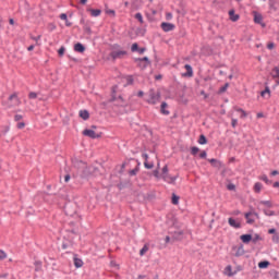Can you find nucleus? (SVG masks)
I'll use <instances>...</instances> for the list:
<instances>
[{
  "instance_id": "ea45409f",
  "label": "nucleus",
  "mask_w": 279,
  "mask_h": 279,
  "mask_svg": "<svg viewBox=\"0 0 279 279\" xmlns=\"http://www.w3.org/2000/svg\"><path fill=\"white\" fill-rule=\"evenodd\" d=\"M135 19L143 25V23H144V21H143V14L136 13V14H135Z\"/></svg>"
},
{
  "instance_id": "6e6d98bb",
  "label": "nucleus",
  "mask_w": 279,
  "mask_h": 279,
  "mask_svg": "<svg viewBox=\"0 0 279 279\" xmlns=\"http://www.w3.org/2000/svg\"><path fill=\"white\" fill-rule=\"evenodd\" d=\"M25 128V122L17 123V130H23Z\"/></svg>"
},
{
  "instance_id": "ddd939ff",
  "label": "nucleus",
  "mask_w": 279,
  "mask_h": 279,
  "mask_svg": "<svg viewBox=\"0 0 279 279\" xmlns=\"http://www.w3.org/2000/svg\"><path fill=\"white\" fill-rule=\"evenodd\" d=\"M229 16H230V21H232L233 23H236V21H239V19H241V16L239 14L234 13V9L229 11Z\"/></svg>"
},
{
  "instance_id": "f8f14e48",
  "label": "nucleus",
  "mask_w": 279,
  "mask_h": 279,
  "mask_svg": "<svg viewBox=\"0 0 279 279\" xmlns=\"http://www.w3.org/2000/svg\"><path fill=\"white\" fill-rule=\"evenodd\" d=\"M162 178H163L165 182H168L169 184H173V182H175V180H178V177H171V175H169V173L162 174Z\"/></svg>"
},
{
  "instance_id": "a19ab883",
  "label": "nucleus",
  "mask_w": 279,
  "mask_h": 279,
  "mask_svg": "<svg viewBox=\"0 0 279 279\" xmlns=\"http://www.w3.org/2000/svg\"><path fill=\"white\" fill-rule=\"evenodd\" d=\"M138 44L137 43H134L132 46H131V51L134 53L136 51H138Z\"/></svg>"
},
{
  "instance_id": "69168bd1",
  "label": "nucleus",
  "mask_w": 279,
  "mask_h": 279,
  "mask_svg": "<svg viewBox=\"0 0 279 279\" xmlns=\"http://www.w3.org/2000/svg\"><path fill=\"white\" fill-rule=\"evenodd\" d=\"M69 180H71V174H65L64 175V182H69Z\"/></svg>"
},
{
  "instance_id": "20e7f679",
  "label": "nucleus",
  "mask_w": 279,
  "mask_h": 279,
  "mask_svg": "<svg viewBox=\"0 0 279 279\" xmlns=\"http://www.w3.org/2000/svg\"><path fill=\"white\" fill-rule=\"evenodd\" d=\"M110 58L113 60H123V58H125V56H128V51L125 50H112L109 53Z\"/></svg>"
},
{
  "instance_id": "a211bd4d",
  "label": "nucleus",
  "mask_w": 279,
  "mask_h": 279,
  "mask_svg": "<svg viewBox=\"0 0 279 279\" xmlns=\"http://www.w3.org/2000/svg\"><path fill=\"white\" fill-rule=\"evenodd\" d=\"M14 106H19L21 104V100L19 99V96L16 95V93L12 94L10 97H9V101H14Z\"/></svg>"
},
{
  "instance_id": "c756f323",
  "label": "nucleus",
  "mask_w": 279,
  "mask_h": 279,
  "mask_svg": "<svg viewBox=\"0 0 279 279\" xmlns=\"http://www.w3.org/2000/svg\"><path fill=\"white\" fill-rule=\"evenodd\" d=\"M252 243H258V241H263V238L260 236V234L255 233L254 236H252Z\"/></svg>"
},
{
  "instance_id": "e2e57ef3",
  "label": "nucleus",
  "mask_w": 279,
  "mask_h": 279,
  "mask_svg": "<svg viewBox=\"0 0 279 279\" xmlns=\"http://www.w3.org/2000/svg\"><path fill=\"white\" fill-rule=\"evenodd\" d=\"M106 13L107 14H111L112 16H114V14H116L114 10H110V9L107 10Z\"/></svg>"
},
{
  "instance_id": "0eeeda50",
  "label": "nucleus",
  "mask_w": 279,
  "mask_h": 279,
  "mask_svg": "<svg viewBox=\"0 0 279 279\" xmlns=\"http://www.w3.org/2000/svg\"><path fill=\"white\" fill-rule=\"evenodd\" d=\"M184 236V231L179 230V231H174L172 234V241H182Z\"/></svg>"
},
{
  "instance_id": "473e14b6",
  "label": "nucleus",
  "mask_w": 279,
  "mask_h": 279,
  "mask_svg": "<svg viewBox=\"0 0 279 279\" xmlns=\"http://www.w3.org/2000/svg\"><path fill=\"white\" fill-rule=\"evenodd\" d=\"M262 189H263V183L260 182L255 183L254 185L255 193H258L259 191H262Z\"/></svg>"
},
{
  "instance_id": "49530a36",
  "label": "nucleus",
  "mask_w": 279,
  "mask_h": 279,
  "mask_svg": "<svg viewBox=\"0 0 279 279\" xmlns=\"http://www.w3.org/2000/svg\"><path fill=\"white\" fill-rule=\"evenodd\" d=\"M225 271H229L228 276H234V274H232V266L230 265L226 267Z\"/></svg>"
},
{
  "instance_id": "f257e3e1",
  "label": "nucleus",
  "mask_w": 279,
  "mask_h": 279,
  "mask_svg": "<svg viewBox=\"0 0 279 279\" xmlns=\"http://www.w3.org/2000/svg\"><path fill=\"white\" fill-rule=\"evenodd\" d=\"M73 166L76 169H81V171H83V175L86 178L87 175H90V168H88V166H86V162L80 160V159H73L72 160Z\"/></svg>"
},
{
  "instance_id": "052dcab7",
  "label": "nucleus",
  "mask_w": 279,
  "mask_h": 279,
  "mask_svg": "<svg viewBox=\"0 0 279 279\" xmlns=\"http://www.w3.org/2000/svg\"><path fill=\"white\" fill-rule=\"evenodd\" d=\"M153 175H154L155 178H159L160 172H159L158 170H154V171H153Z\"/></svg>"
},
{
  "instance_id": "a878e982",
  "label": "nucleus",
  "mask_w": 279,
  "mask_h": 279,
  "mask_svg": "<svg viewBox=\"0 0 279 279\" xmlns=\"http://www.w3.org/2000/svg\"><path fill=\"white\" fill-rule=\"evenodd\" d=\"M270 75L272 78L279 77V65L272 69Z\"/></svg>"
},
{
  "instance_id": "72a5a7b5",
  "label": "nucleus",
  "mask_w": 279,
  "mask_h": 279,
  "mask_svg": "<svg viewBox=\"0 0 279 279\" xmlns=\"http://www.w3.org/2000/svg\"><path fill=\"white\" fill-rule=\"evenodd\" d=\"M259 179H260L263 182H265L266 184H272V181L269 180V178H267L266 174H263Z\"/></svg>"
},
{
  "instance_id": "393cba45",
  "label": "nucleus",
  "mask_w": 279,
  "mask_h": 279,
  "mask_svg": "<svg viewBox=\"0 0 279 279\" xmlns=\"http://www.w3.org/2000/svg\"><path fill=\"white\" fill-rule=\"evenodd\" d=\"M229 87L230 83H226L222 87L219 88L218 95H223V93H226V90H228Z\"/></svg>"
},
{
  "instance_id": "39448f33",
  "label": "nucleus",
  "mask_w": 279,
  "mask_h": 279,
  "mask_svg": "<svg viewBox=\"0 0 279 279\" xmlns=\"http://www.w3.org/2000/svg\"><path fill=\"white\" fill-rule=\"evenodd\" d=\"M83 136H87L88 138H101V133H96L94 130L85 129L83 131Z\"/></svg>"
},
{
  "instance_id": "f704fd0d",
  "label": "nucleus",
  "mask_w": 279,
  "mask_h": 279,
  "mask_svg": "<svg viewBox=\"0 0 279 279\" xmlns=\"http://www.w3.org/2000/svg\"><path fill=\"white\" fill-rule=\"evenodd\" d=\"M148 251H149V247L147 245H144L140 251V256H145V254H147Z\"/></svg>"
},
{
  "instance_id": "37998d69",
  "label": "nucleus",
  "mask_w": 279,
  "mask_h": 279,
  "mask_svg": "<svg viewBox=\"0 0 279 279\" xmlns=\"http://www.w3.org/2000/svg\"><path fill=\"white\" fill-rule=\"evenodd\" d=\"M144 167H145V169H154V162L149 163V162L145 161Z\"/></svg>"
},
{
  "instance_id": "9d476101",
  "label": "nucleus",
  "mask_w": 279,
  "mask_h": 279,
  "mask_svg": "<svg viewBox=\"0 0 279 279\" xmlns=\"http://www.w3.org/2000/svg\"><path fill=\"white\" fill-rule=\"evenodd\" d=\"M74 51L77 53H84V51H86V46H84L82 43H77L74 45Z\"/></svg>"
},
{
  "instance_id": "aec40b11",
  "label": "nucleus",
  "mask_w": 279,
  "mask_h": 279,
  "mask_svg": "<svg viewBox=\"0 0 279 279\" xmlns=\"http://www.w3.org/2000/svg\"><path fill=\"white\" fill-rule=\"evenodd\" d=\"M252 215H253L252 211H248V213L244 214V217H245V219H246V223H248V225H252V223H254V221H255V220L252 218Z\"/></svg>"
},
{
  "instance_id": "4d7b16f0",
  "label": "nucleus",
  "mask_w": 279,
  "mask_h": 279,
  "mask_svg": "<svg viewBox=\"0 0 279 279\" xmlns=\"http://www.w3.org/2000/svg\"><path fill=\"white\" fill-rule=\"evenodd\" d=\"M278 232L276 231V229H269L268 230V234H272V236L275 235V234H277Z\"/></svg>"
},
{
  "instance_id": "2f4dec72",
  "label": "nucleus",
  "mask_w": 279,
  "mask_h": 279,
  "mask_svg": "<svg viewBox=\"0 0 279 279\" xmlns=\"http://www.w3.org/2000/svg\"><path fill=\"white\" fill-rule=\"evenodd\" d=\"M259 204H262V206H267V208L274 207V204H271V201H260Z\"/></svg>"
},
{
  "instance_id": "09e8293b",
  "label": "nucleus",
  "mask_w": 279,
  "mask_h": 279,
  "mask_svg": "<svg viewBox=\"0 0 279 279\" xmlns=\"http://www.w3.org/2000/svg\"><path fill=\"white\" fill-rule=\"evenodd\" d=\"M35 266H36L35 270L39 271L40 267H43V263L41 262H35Z\"/></svg>"
},
{
  "instance_id": "5fc2aeb1",
  "label": "nucleus",
  "mask_w": 279,
  "mask_h": 279,
  "mask_svg": "<svg viewBox=\"0 0 279 279\" xmlns=\"http://www.w3.org/2000/svg\"><path fill=\"white\" fill-rule=\"evenodd\" d=\"M167 173H169V167H168V166H165V167L162 168V175H165V174H167Z\"/></svg>"
},
{
  "instance_id": "1a4fd4ad",
  "label": "nucleus",
  "mask_w": 279,
  "mask_h": 279,
  "mask_svg": "<svg viewBox=\"0 0 279 279\" xmlns=\"http://www.w3.org/2000/svg\"><path fill=\"white\" fill-rule=\"evenodd\" d=\"M78 117L83 119V121H88L90 119V113L88 110L84 109L78 112Z\"/></svg>"
},
{
  "instance_id": "b1692460",
  "label": "nucleus",
  "mask_w": 279,
  "mask_h": 279,
  "mask_svg": "<svg viewBox=\"0 0 279 279\" xmlns=\"http://www.w3.org/2000/svg\"><path fill=\"white\" fill-rule=\"evenodd\" d=\"M270 263L268 260H262L258 263L259 269H267L269 267Z\"/></svg>"
},
{
  "instance_id": "5701e85b",
  "label": "nucleus",
  "mask_w": 279,
  "mask_h": 279,
  "mask_svg": "<svg viewBox=\"0 0 279 279\" xmlns=\"http://www.w3.org/2000/svg\"><path fill=\"white\" fill-rule=\"evenodd\" d=\"M88 12H90L92 16H100L101 15L100 9H89Z\"/></svg>"
},
{
  "instance_id": "412c9836",
  "label": "nucleus",
  "mask_w": 279,
  "mask_h": 279,
  "mask_svg": "<svg viewBox=\"0 0 279 279\" xmlns=\"http://www.w3.org/2000/svg\"><path fill=\"white\" fill-rule=\"evenodd\" d=\"M168 106L169 105L166 101L161 102V108H160L161 114H166V116L169 114V110L166 109V108H168Z\"/></svg>"
},
{
  "instance_id": "4468645a",
  "label": "nucleus",
  "mask_w": 279,
  "mask_h": 279,
  "mask_svg": "<svg viewBox=\"0 0 279 279\" xmlns=\"http://www.w3.org/2000/svg\"><path fill=\"white\" fill-rule=\"evenodd\" d=\"M228 223H229V226H231V228H235V229L241 228V222H236V220H234V218H229Z\"/></svg>"
},
{
  "instance_id": "bf43d9fd",
  "label": "nucleus",
  "mask_w": 279,
  "mask_h": 279,
  "mask_svg": "<svg viewBox=\"0 0 279 279\" xmlns=\"http://www.w3.org/2000/svg\"><path fill=\"white\" fill-rule=\"evenodd\" d=\"M138 66H141V69H147V64L140 61H138Z\"/></svg>"
},
{
  "instance_id": "58836bf2",
  "label": "nucleus",
  "mask_w": 279,
  "mask_h": 279,
  "mask_svg": "<svg viewBox=\"0 0 279 279\" xmlns=\"http://www.w3.org/2000/svg\"><path fill=\"white\" fill-rule=\"evenodd\" d=\"M5 258H8V254L3 250H0V260H5Z\"/></svg>"
},
{
  "instance_id": "c9c22d12",
  "label": "nucleus",
  "mask_w": 279,
  "mask_h": 279,
  "mask_svg": "<svg viewBox=\"0 0 279 279\" xmlns=\"http://www.w3.org/2000/svg\"><path fill=\"white\" fill-rule=\"evenodd\" d=\"M197 154H199V148L197 146L191 147V155L196 156Z\"/></svg>"
},
{
  "instance_id": "2eb2a0df",
  "label": "nucleus",
  "mask_w": 279,
  "mask_h": 279,
  "mask_svg": "<svg viewBox=\"0 0 279 279\" xmlns=\"http://www.w3.org/2000/svg\"><path fill=\"white\" fill-rule=\"evenodd\" d=\"M185 70H186V73L183 74L184 77H193V66H191V64H185Z\"/></svg>"
},
{
  "instance_id": "6e6552de",
  "label": "nucleus",
  "mask_w": 279,
  "mask_h": 279,
  "mask_svg": "<svg viewBox=\"0 0 279 279\" xmlns=\"http://www.w3.org/2000/svg\"><path fill=\"white\" fill-rule=\"evenodd\" d=\"M233 250H235L236 258H239L240 256H243L245 254V248L243 247V244H240L239 247L233 246Z\"/></svg>"
},
{
  "instance_id": "6ab92c4d",
  "label": "nucleus",
  "mask_w": 279,
  "mask_h": 279,
  "mask_svg": "<svg viewBox=\"0 0 279 279\" xmlns=\"http://www.w3.org/2000/svg\"><path fill=\"white\" fill-rule=\"evenodd\" d=\"M136 162L137 166L133 170L129 171V175H136V173L141 171V162L138 160H136Z\"/></svg>"
},
{
  "instance_id": "a18cd8bd",
  "label": "nucleus",
  "mask_w": 279,
  "mask_h": 279,
  "mask_svg": "<svg viewBox=\"0 0 279 279\" xmlns=\"http://www.w3.org/2000/svg\"><path fill=\"white\" fill-rule=\"evenodd\" d=\"M272 243H279V233L272 235Z\"/></svg>"
},
{
  "instance_id": "0e129e2a",
  "label": "nucleus",
  "mask_w": 279,
  "mask_h": 279,
  "mask_svg": "<svg viewBox=\"0 0 279 279\" xmlns=\"http://www.w3.org/2000/svg\"><path fill=\"white\" fill-rule=\"evenodd\" d=\"M84 31L86 34H92L90 26H85Z\"/></svg>"
},
{
  "instance_id": "bb28decb",
  "label": "nucleus",
  "mask_w": 279,
  "mask_h": 279,
  "mask_svg": "<svg viewBox=\"0 0 279 279\" xmlns=\"http://www.w3.org/2000/svg\"><path fill=\"white\" fill-rule=\"evenodd\" d=\"M207 143H208V138H206L204 134L199 135L198 144L206 145Z\"/></svg>"
},
{
  "instance_id": "79ce46f5",
  "label": "nucleus",
  "mask_w": 279,
  "mask_h": 279,
  "mask_svg": "<svg viewBox=\"0 0 279 279\" xmlns=\"http://www.w3.org/2000/svg\"><path fill=\"white\" fill-rule=\"evenodd\" d=\"M38 97V94L36 92H31L28 94V99H36Z\"/></svg>"
},
{
  "instance_id": "774afa93",
  "label": "nucleus",
  "mask_w": 279,
  "mask_h": 279,
  "mask_svg": "<svg viewBox=\"0 0 279 279\" xmlns=\"http://www.w3.org/2000/svg\"><path fill=\"white\" fill-rule=\"evenodd\" d=\"M240 117H241V119H245V117H247V112L242 111Z\"/></svg>"
},
{
  "instance_id": "8fccbe9b",
  "label": "nucleus",
  "mask_w": 279,
  "mask_h": 279,
  "mask_svg": "<svg viewBox=\"0 0 279 279\" xmlns=\"http://www.w3.org/2000/svg\"><path fill=\"white\" fill-rule=\"evenodd\" d=\"M14 121H16V122L23 121V117L21 114H15L14 116Z\"/></svg>"
},
{
  "instance_id": "cd10ccee",
  "label": "nucleus",
  "mask_w": 279,
  "mask_h": 279,
  "mask_svg": "<svg viewBox=\"0 0 279 279\" xmlns=\"http://www.w3.org/2000/svg\"><path fill=\"white\" fill-rule=\"evenodd\" d=\"M171 202L174 206H178V204L180 203V196L175 195V193L172 194V198Z\"/></svg>"
},
{
  "instance_id": "338daca9",
  "label": "nucleus",
  "mask_w": 279,
  "mask_h": 279,
  "mask_svg": "<svg viewBox=\"0 0 279 279\" xmlns=\"http://www.w3.org/2000/svg\"><path fill=\"white\" fill-rule=\"evenodd\" d=\"M145 51H146V48H138V50H137V52H140V54L145 53Z\"/></svg>"
},
{
  "instance_id": "423d86ee",
  "label": "nucleus",
  "mask_w": 279,
  "mask_h": 279,
  "mask_svg": "<svg viewBox=\"0 0 279 279\" xmlns=\"http://www.w3.org/2000/svg\"><path fill=\"white\" fill-rule=\"evenodd\" d=\"M160 27L163 32H173L175 29V25L169 22H162Z\"/></svg>"
},
{
  "instance_id": "603ef678",
  "label": "nucleus",
  "mask_w": 279,
  "mask_h": 279,
  "mask_svg": "<svg viewBox=\"0 0 279 279\" xmlns=\"http://www.w3.org/2000/svg\"><path fill=\"white\" fill-rule=\"evenodd\" d=\"M238 123H239V120H236V119L231 120L232 128H236Z\"/></svg>"
},
{
  "instance_id": "4be33fe9",
  "label": "nucleus",
  "mask_w": 279,
  "mask_h": 279,
  "mask_svg": "<svg viewBox=\"0 0 279 279\" xmlns=\"http://www.w3.org/2000/svg\"><path fill=\"white\" fill-rule=\"evenodd\" d=\"M74 266L76 267V269H80V267L84 266V262L77 257H74Z\"/></svg>"
},
{
  "instance_id": "680f3d73",
  "label": "nucleus",
  "mask_w": 279,
  "mask_h": 279,
  "mask_svg": "<svg viewBox=\"0 0 279 279\" xmlns=\"http://www.w3.org/2000/svg\"><path fill=\"white\" fill-rule=\"evenodd\" d=\"M166 19H167V21H171V19H173V14L167 13Z\"/></svg>"
},
{
  "instance_id": "13d9d810",
  "label": "nucleus",
  "mask_w": 279,
  "mask_h": 279,
  "mask_svg": "<svg viewBox=\"0 0 279 279\" xmlns=\"http://www.w3.org/2000/svg\"><path fill=\"white\" fill-rule=\"evenodd\" d=\"M274 47H276V44H274V43H269L267 45V49H269V50L274 49Z\"/></svg>"
},
{
  "instance_id": "9b49d317",
  "label": "nucleus",
  "mask_w": 279,
  "mask_h": 279,
  "mask_svg": "<svg viewBox=\"0 0 279 279\" xmlns=\"http://www.w3.org/2000/svg\"><path fill=\"white\" fill-rule=\"evenodd\" d=\"M254 23L265 27V24H263V15L260 13H256V12L254 13Z\"/></svg>"
},
{
  "instance_id": "e433bc0d",
  "label": "nucleus",
  "mask_w": 279,
  "mask_h": 279,
  "mask_svg": "<svg viewBox=\"0 0 279 279\" xmlns=\"http://www.w3.org/2000/svg\"><path fill=\"white\" fill-rule=\"evenodd\" d=\"M134 84V77L132 75L126 76V85L132 86Z\"/></svg>"
},
{
  "instance_id": "3c124183",
  "label": "nucleus",
  "mask_w": 279,
  "mask_h": 279,
  "mask_svg": "<svg viewBox=\"0 0 279 279\" xmlns=\"http://www.w3.org/2000/svg\"><path fill=\"white\" fill-rule=\"evenodd\" d=\"M59 17L61 19V21H66L69 19L66 13H61Z\"/></svg>"
},
{
  "instance_id": "dca6fc26",
  "label": "nucleus",
  "mask_w": 279,
  "mask_h": 279,
  "mask_svg": "<svg viewBox=\"0 0 279 279\" xmlns=\"http://www.w3.org/2000/svg\"><path fill=\"white\" fill-rule=\"evenodd\" d=\"M240 239H241L242 243H245V244L251 243V241H252V234H250V233H247V234H242V235L240 236Z\"/></svg>"
},
{
  "instance_id": "7ed1b4c3",
  "label": "nucleus",
  "mask_w": 279,
  "mask_h": 279,
  "mask_svg": "<svg viewBox=\"0 0 279 279\" xmlns=\"http://www.w3.org/2000/svg\"><path fill=\"white\" fill-rule=\"evenodd\" d=\"M160 100V92H156L154 89H150L148 93V104L156 105Z\"/></svg>"
},
{
  "instance_id": "c85d7f7f",
  "label": "nucleus",
  "mask_w": 279,
  "mask_h": 279,
  "mask_svg": "<svg viewBox=\"0 0 279 279\" xmlns=\"http://www.w3.org/2000/svg\"><path fill=\"white\" fill-rule=\"evenodd\" d=\"M136 62H145V64H147V66H149V64H151V62L149 61L148 57H144V58H138L135 60Z\"/></svg>"
},
{
  "instance_id": "c03bdc74",
  "label": "nucleus",
  "mask_w": 279,
  "mask_h": 279,
  "mask_svg": "<svg viewBox=\"0 0 279 279\" xmlns=\"http://www.w3.org/2000/svg\"><path fill=\"white\" fill-rule=\"evenodd\" d=\"M227 189H228V191H236V185H234L233 183H229L227 185Z\"/></svg>"
},
{
  "instance_id": "4c0bfd02",
  "label": "nucleus",
  "mask_w": 279,
  "mask_h": 279,
  "mask_svg": "<svg viewBox=\"0 0 279 279\" xmlns=\"http://www.w3.org/2000/svg\"><path fill=\"white\" fill-rule=\"evenodd\" d=\"M66 51V48H64V46H62L59 50H58V56L59 58H62V56H64V52Z\"/></svg>"
},
{
  "instance_id": "f03ea898",
  "label": "nucleus",
  "mask_w": 279,
  "mask_h": 279,
  "mask_svg": "<svg viewBox=\"0 0 279 279\" xmlns=\"http://www.w3.org/2000/svg\"><path fill=\"white\" fill-rule=\"evenodd\" d=\"M64 213L68 217H74L77 215V204L73 202H69L64 205Z\"/></svg>"
},
{
  "instance_id": "f3484780",
  "label": "nucleus",
  "mask_w": 279,
  "mask_h": 279,
  "mask_svg": "<svg viewBox=\"0 0 279 279\" xmlns=\"http://www.w3.org/2000/svg\"><path fill=\"white\" fill-rule=\"evenodd\" d=\"M208 162H210L211 166L216 167V169H221V161L213 158L208 159Z\"/></svg>"
},
{
  "instance_id": "de8ad7c7",
  "label": "nucleus",
  "mask_w": 279,
  "mask_h": 279,
  "mask_svg": "<svg viewBox=\"0 0 279 279\" xmlns=\"http://www.w3.org/2000/svg\"><path fill=\"white\" fill-rule=\"evenodd\" d=\"M266 93H267L268 95L271 93V90L269 89L268 86H266V87H265V90L262 92V97H265V94H266Z\"/></svg>"
},
{
  "instance_id": "864d4df0",
  "label": "nucleus",
  "mask_w": 279,
  "mask_h": 279,
  "mask_svg": "<svg viewBox=\"0 0 279 279\" xmlns=\"http://www.w3.org/2000/svg\"><path fill=\"white\" fill-rule=\"evenodd\" d=\"M206 156H208V154L206 153V150H203V151L199 154V158L206 159Z\"/></svg>"
},
{
  "instance_id": "7c9ffc66",
  "label": "nucleus",
  "mask_w": 279,
  "mask_h": 279,
  "mask_svg": "<svg viewBox=\"0 0 279 279\" xmlns=\"http://www.w3.org/2000/svg\"><path fill=\"white\" fill-rule=\"evenodd\" d=\"M263 213L266 215V217H275L276 215V211L269 209H263Z\"/></svg>"
}]
</instances>
